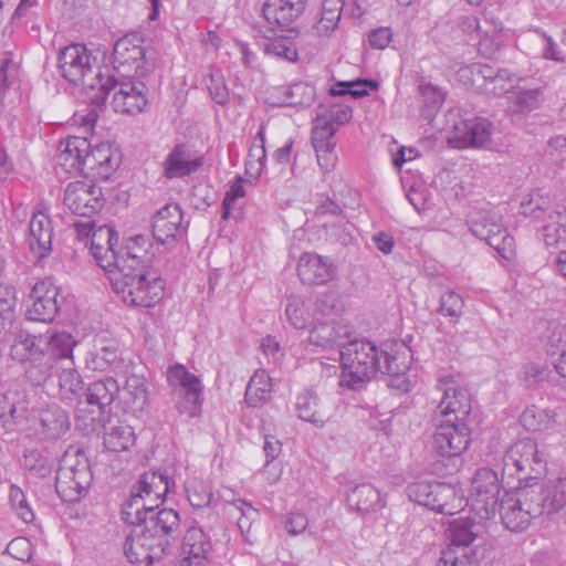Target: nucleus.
Instances as JSON below:
<instances>
[{
    "label": "nucleus",
    "instance_id": "nucleus-34",
    "mask_svg": "<svg viewBox=\"0 0 566 566\" xmlns=\"http://www.w3.org/2000/svg\"><path fill=\"white\" fill-rule=\"evenodd\" d=\"M537 496V501L543 509V514H552L555 512H564L566 509V478H558L548 481L544 486L533 485Z\"/></svg>",
    "mask_w": 566,
    "mask_h": 566
},
{
    "label": "nucleus",
    "instance_id": "nucleus-45",
    "mask_svg": "<svg viewBox=\"0 0 566 566\" xmlns=\"http://www.w3.org/2000/svg\"><path fill=\"white\" fill-rule=\"evenodd\" d=\"M135 439V432L130 426L113 424L105 429L104 446L111 452H122L134 446Z\"/></svg>",
    "mask_w": 566,
    "mask_h": 566
},
{
    "label": "nucleus",
    "instance_id": "nucleus-38",
    "mask_svg": "<svg viewBox=\"0 0 566 566\" xmlns=\"http://www.w3.org/2000/svg\"><path fill=\"white\" fill-rule=\"evenodd\" d=\"M275 93L279 95L276 104L281 106L307 107L315 98L314 86L304 82L280 86L275 88Z\"/></svg>",
    "mask_w": 566,
    "mask_h": 566
},
{
    "label": "nucleus",
    "instance_id": "nucleus-1",
    "mask_svg": "<svg viewBox=\"0 0 566 566\" xmlns=\"http://www.w3.org/2000/svg\"><path fill=\"white\" fill-rule=\"evenodd\" d=\"M118 234L105 226L93 234L92 255L105 271L115 294L128 306L153 307L164 296V281L155 272L146 271L143 262L146 243L144 235L130 238L115 250Z\"/></svg>",
    "mask_w": 566,
    "mask_h": 566
},
{
    "label": "nucleus",
    "instance_id": "nucleus-24",
    "mask_svg": "<svg viewBox=\"0 0 566 566\" xmlns=\"http://www.w3.org/2000/svg\"><path fill=\"white\" fill-rule=\"evenodd\" d=\"M203 165V157L186 144L176 145L163 163L164 176L168 179L184 178Z\"/></svg>",
    "mask_w": 566,
    "mask_h": 566
},
{
    "label": "nucleus",
    "instance_id": "nucleus-46",
    "mask_svg": "<svg viewBox=\"0 0 566 566\" xmlns=\"http://www.w3.org/2000/svg\"><path fill=\"white\" fill-rule=\"evenodd\" d=\"M539 88H521L518 85L512 95H509V111L511 113H525L536 109L543 98Z\"/></svg>",
    "mask_w": 566,
    "mask_h": 566
},
{
    "label": "nucleus",
    "instance_id": "nucleus-50",
    "mask_svg": "<svg viewBox=\"0 0 566 566\" xmlns=\"http://www.w3.org/2000/svg\"><path fill=\"white\" fill-rule=\"evenodd\" d=\"M323 119L324 117L319 118L315 115L311 138L314 149L336 146L334 140L335 133L337 132L336 126H332Z\"/></svg>",
    "mask_w": 566,
    "mask_h": 566
},
{
    "label": "nucleus",
    "instance_id": "nucleus-37",
    "mask_svg": "<svg viewBox=\"0 0 566 566\" xmlns=\"http://www.w3.org/2000/svg\"><path fill=\"white\" fill-rule=\"evenodd\" d=\"M297 417L317 428L325 424L324 415L321 411V400L312 388H305L295 398Z\"/></svg>",
    "mask_w": 566,
    "mask_h": 566
},
{
    "label": "nucleus",
    "instance_id": "nucleus-60",
    "mask_svg": "<svg viewBox=\"0 0 566 566\" xmlns=\"http://www.w3.org/2000/svg\"><path fill=\"white\" fill-rule=\"evenodd\" d=\"M439 566H478L474 553H461L453 549L442 552Z\"/></svg>",
    "mask_w": 566,
    "mask_h": 566
},
{
    "label": "nucleus",
    "instance_id": "nucleus-43",
    "mask_svg": "<svg viewBox=\"0 0 566 566\" xmlns=\"http://www.w3.org/2000/svg\"><path fill=\"white\" fill-rule=\"evenodd\" d=\"M313 305L311 298L290 296L285 307V317L294 328H305L315 316Z\"/></svg>",
    "mask_w": 566,
    "mask_h": 566
},
{
    "label": "nucleus",
    "instance_id": "nucleus-36",
    "mask_svg": "<svg viewBox=\"0 0 566 566\" xmlns=\"http://www.w3.org/2000/svg\"><path fill=\"white\" fill-rule=\"evenodd\" d=\"M2 98L7 94L20 98L22 85V71L20 69V55L11 51L2 52Z\"/></svg>",
    "mask_w": 566,
    "mask_h": 566
},
{
    "label": "nucleus",
    "instance_id": "nucleus-55",
    "mask_svg": "<svg viewBox=\"0 0 566 566\" xmlns=\"http://www.w3.org/2000/svg\"><path fill=\"white\" fill-rule=\"evenodd\" d=\"M118 359L117 352L109 347L88 352L85 357L86 367L94 371H104L112 367Z\"/></svg>",
    "mask_w": 566,
    "mask_h": 566
},
{
    "label": "nucleus",
    "instance_id": "nucleus-56",
    "mask_svg": "<svg viewBox=\"0 0 566 566\" xmlns=\"http://www.w3.org/2000/svg\"><path fill=\"white\" fill-rule=\"evenodd\" d=\"M265 53L280 60L295 62L298 57L296 46L287 38H276L265 44Z\"/></svg>",
    "mask_w": 566,
    "mask_h": 566
},
{
    "label": "nucleus",
    "instance_id": "nucleus-61",
    "mask_svg": "<svg viewBox=\"0 0 566 566\" xmlns=\"http://www.w3.org/2000/svg\"><path fill=\"white\" fill-rule=\"evenodd\" d=\"M244 196L245 189L243 187V180L241 177H238L224 195L222 201V219H228L230 217V212L233 209L234 202Z\"/></svg>",
    "mask_w": 566,
    "mask_h": 566
},
{
    "label": "nucleus",
    "instance_id": "nucleus-14",
    "mask_svg": "<svg viewBox=\"0 0 566 566\" xmlns=\"http://www.w3.org/2000/svg\"><path fill=\"white\" fill-rule=\"evenodd\" d=\"M167 380L172 390L181 398L178 410L189 418L197 417L202 401V384L198 376L186 366L176 364L168 368Z\"/></svg>",
    "mask_w": 566,
    "mask_h": 566
},
{
    "label": "nucleus",
    "instance_id": "nucleus-11",
    "mask_svg": "<svg viewBox=\"0 0 566 566\" xmlns=\"http://www.w3.org/2000/svg\"><path fill=\"white\" fill-rule=\"evenodd\" d=\"M437 388L442 392L441 400L434 411L433 419L468 422L471 412L469 391L452 375L439 379Z\"/></svg>",
    "mask_w": 566,
    "mask_h": 566
},
{
    "label": "nucleus",
    "instance_id": "nucleus-29",
    "mask_svg": "<svg viewBox=\"0 0 566 566\" xmlns=\"http://www.w3.org/2000/svg\"><path fill=\"white\" fill-rule=\"evenodd\" d=\"M53 227L50 216L42 210L33 212L29 222V245L38 259L52 251Z\"/></svg>",
    "mask_w": 566,
    "mask_h": 566
},
{
    "label": "nucleus",
    "instance_id": "nucleus-22",
    "mask_svg": "<svg viewBox=\"0 0 566 566\" xmlns=\"http://www.w3.org/2000/svg\"><path fill=\"white\" fill-rule=\"evenodd\" d=\"M11 342L10 356L12 359L21 363H30V368L33 369L34 375H39L43 359L45 358V350L43 348V335H32L29 332L15 326L9 333Z\"/></svg>",
    "mask_w": 566,
    "mask_h": 566
},
{
    "label": "nucleus",
    "instance_id": "nucleus-59",
    "mask_svg": "<svg viewBox=\"0 0 566 566\" xmlns=\"http://www.w3.org/2000/svg\"><path fill=\"white\" fill-rule=\"evenodd\" d=\"M3 400L6 407L9 408V412L12 419H18L19 417L23 416L27 410V395L20 386L8 390L3 395Z\"/></svg>",
    "mask_w": 566,
    "mask_h": 566
},
{
    "label": "nucleus",
    "instance_id": "nucleus-23",
    "mask_svg": "<svg viewBox=\"0 0 566 566\" xmlns=\"http://www.w3.org/2000/svg\"><path fill=\"white\" fill-rule=\"evenodd\" d=\"M187 230L181 208L177 203H168L153 217V237L167 247L182 239Z\"/></svg>",
    "mask_w": 566,
    "mask_h": 566
},
{
    "label": "nucleus",
    "instance_id": "nucleus-26",
    "mask_svg": "<svg viewBox=\"0 0 566 566\" xmlns=\"http://www.w3.org/2000/svg\"><path fill=\"white\" fill-rule=\"evenodd\" d=\"M307 0H265L262 12L272 30L287 29L305 11Z\"/></svg>",
    "mask_w": 566,
    "mask_h": 566
},
{
    "label": "nucleus",
    "instance_id": "nucleus-53",
    "mask_svg": "<svg viewBox=\"0 0 566 566\" xmlns=\"http://www.w3.org/2000/svg\"><path fill=\"white\" fill-rule=\"evenodd\" d=\"M437 485H440V482L429 480L417 481L408 486V496L411 501L430 509V505H434V499L432 497L434 496Z\"/></svg>",
    "mask_w": 566,
    "mask_h": 566
},
{
    "label": "nucleus",
    "instance_id": "nucleus-9",
    "mask_svg": "<svg viewBox=\"0 0 566 566\" xmlns=\"http://www.w3.org/2000/svg\"><path fill=\"white\" fill-rule=\"evenodd\" d=\"M502 474L517 476L518 480L537 478L546 470L547 460L538 449V444L531 438L514 442L502 458Z\"/></svg>",
    "mask_w": 566,
    "mask_h": 566
},
{
    "label": "nucleus",
    "instance_id": "nucleus-58",
    "mask_svg": "<svg viewBox=\"0 0 566 566\" xmlns=\"http://www.w3.org/2000/svg\"><path fill=\"white\" fill-rule=\"evenodd\" d=\"M450 539L455 546H469L475 538L472 524L464 520L454 521L450 528Z\"/></svg>",
    "mask_w": 566,
    "mask_h": 566
},
{
    "label": "nucleus",
    "instance_id": "nucleus-33",
    "mask_svg": "<svg viewBox=\"0 0 566 566\" xmlns=\"http://www.w3.org/2000/svg\"><path fill=\"white\" fill-rule=\"evenodd\" d=\"M346 503L353 511L375 513L386 506V499L373 484L359 483L347 492Z\"/></svg>",
    "mask_w": 566,
    "mask_h": 566
},
{
    "label": "nucleus",
    "instance_id": "nucleus-17",
    "mask_svg": "<svg viewBox=\"0 0 566 566\" xmlns=\"http://www.w3.org/2000/svg\"><path fill=\"white\" fill-rule=\"evenodd\" d=\"M63 202L72 213L92 217L104 206V197L93 180H76L66 186Z\"/></svg>",
    "mask_w": 566,
    "mask_h": 566
},
{
    "label": "nucleus",
    "instance_id": "nucleus-5",
    "mask_svg": "<svg viewBox=\"0 0 566 566\" xmlns=\"http://www.w3.org/2000/svg\"><path fill=\"white\" fill-rule=\"evenodd\" d=\"M93 474L90 462L81 448L70 447L63 454L56 472L55 489L64 502H76L91 488Z\"/></svg>",
    "mask_w": 566,
    "mask_h": 566
},
{
    "label": "nucleus",
    "instance_id": "nucleus-21",
    "mask_svg": "<svg viewBox=\"0 0 566 566\" xmlns=\"http://www.w3.org/2000/svg\"><path fill=\"white\" fill-rule=\"evenodd\" d=\"M77 344L76 339L69 332L61 331L43 336V348L45 350V358L40 367L39 375H34V370L27 371L29 379L35 384H42L51 376L52 360L53 359H73V349Z\"/></svg>",
    "mask_w": 566,
    "mask_h": 566
},
{
    "label": "nucleus",
    "instance_id": "nucleus-6",
    "mask_svg": "<svg viewBox=\"0 0 566 566\" xmlns=\"http://www.w3.org/2000/svg\"><path fill=\"white\" fill-rule=\"evenodd\" d=\"M471 233L492 247L500 256L511 260L515 241L502 223L501 214L493 208H474L467 219Z\"/></svg>",
    "mask_w": 566,
    "mask_h": 566
},
{
    "label": "nucleus",
    "instance_id": "nucleus-7",
    "mask_svg": "<svg viewBox=\"0 0 566 566\" xmlns=\"http://www.w3.org/2000/svg\"><path fill=\"white\" fill-rule=\"evenodd\" d=\"M534 486L516 488L505 492L500 502L503 525L512 532H523L532 521L543 514Z\"/></svg>",
    "mask_w": 566,
    "mask_h": 566
},
{
    "label": "nucleus",
    "instance_id": "nucleus-48",
    "mask_svg": "<svg viewBox=\"0 0 566 566\" xmlns=\"http://www.w3.org/2000/svg\"><path fill=\"white\" fill-rule=\"evenodd\" d=\"M83 379L74 367H65L59 375V394L61 399L74 401L83 390Z\"/></svg>",
    "mask_w": 566,
    "mask_h": 566
},
{
    "label": "nucleus",
    "instance_id": "nucleus-30",
    "mask_svg": "<svg viewBox=\"0 0 566 566\" xmlns=\"http://www.w3.org/2000/svg\"><path fill=\"white\" fill-rule=\"evenodd\" d=\"M349 337L348 325L336 321H322L317 322L310 331L308 342L322 348L340 347L342 349Z\"/></svg>",
    "mask_w": 566,
    "mask_h": 566
},
{
    "label": "nucleus",
    "instance_id": "nucleus-57",
    "mask_svg": "<svg viewBox=\"0 0 566 566\" xmlns=\"http://www.w3.org/2000/svg\"><path fill=\"white\" fill-rule=\"evenodd\" d=\"M463 297L454 291H448L440 297L439 312L453 321L459 319L463 313Z\"/></svg>",
    "mask_w": 566,
    "mask_h": 566
},
{
    "label": "nucleus",
    "instance_id": "nucleus-3",
    "mask_svg": "<svg viewBox=\"0 0 566 566\" xmlns=\"http://www.w3.org/2000/svg\"><path fill=\"white\" fill-rule=\"evenodd\" d=\"M59 69L62 76L74 85L92 92L91 99L99 105L107 97L109 81H104L96 57L82 44H72L61 50Z\"/></svg>",
    "mask_w": 566,
    "mask_h": 566
},
{
    "label": "nucleus",
    "instance_id": "nucleus-16",
    "mask_svg": "<svg viewBox=\"0 0 566 566\" xmlns=\"http://www.w3.org/2000/svg\"><path fill=\"white\" fill-rule=\"evenodd\" d=\"M434 431L433 450L447 458L462 454L471 443V430L468 422L432 419Z\"/></svg>",
    "mask_w": 566,
    "mask_h": 566
},
{
    "label": "nucleus",
    "instance_id": "nucleus-44",
    "mask_svg": "<svg viewBox=\"0 0 566 566\" xmlns=\"http://www.w3.org/2000/svg\"><path fill=\"white\" fill-rule=\"evenodd\" d=\"M123 398L132 412L143 411L148 401L145 379L136 375L129 376L123 388Z\"/></svg>",
    "mask_w": 566,
    "mask_h": 566
},
{
    "label": "nucleus",
    "instance_id": "nucleus-18",
    "mask_svg": "<svg viewBox=\"0 0 566 566\" xmlns=\"http://www.w3.org/2000/svg\"><path fill=\"white\" fill-rule=\"evenodd\" d=\"M105 81H109L107 95L114 91L112 105L116 113L135 115L144 111L148 101L143 82L120 78L115 75L107 76Z\"/></svg>",
    "mask_w": 566,
    "mask_h": 566
},
{
    "label": "nucleus",
    "instance_id": "nucleus-41",
    "mask_svg": "<svg viewBox=\"0 0 566 566\" xmlns=\"http://www.w3.org/2000/svg\"><path fill=\"white\" fill-rule=\"evenodd\" d=\"M266 165L265 150V126L261 124L256 135L252 140L247 160L245 172L252 178H259L264 171Z\"/></svg>",
    "mask_w": 566,
    "mask_h": 566
},
{
    "label": "nucleus",
    "instance_id": "nucleus-39",
    "mask_svg": "<svg viewBox=\"0 0 566 566\" xmlns=\"http://www.w3.org/2000/svg\"><path fill=\"white\" fill-rule=\"evenodd\" d=\"M557 418L558 413L553 409L531 406L522 412L520 421L527 431L547 432L556 428Z\"/></svg>",
    "mask_w": 566,
    "mask_h": 566
},
{
    "label": "nucleus",
    "instance_id": "nucleus-51",
    "mask_svg": "<svg viewBox=\"0 0 566 566\" xmlns=\"http://www.w3.org/2000/svg\"><path fill=\"white\" fill-rule=\"evenodd\" d=\"M543 342L548 355L560 357L563 352L566 350V325L551 323Z\"/></svg>",
    "mask_w": 566,
    "mask_h": 566
},
{
    "label": "nucleus",
    "instance_id": "nucleus-19",
    "mask_svg": "<svg viewBox=\"0 0 566 566\" xmlns=\"http://www.w3.org/2000/svg\"><path fill=\"white\" fill-rule=\"evenodd\" d=\"M59 295L60 287L52 277L38 281L30 294L27 317L34 322L52 323L60 311Z\"/></svg>",
    "mask_w": 566,
    "mask_h": 566
},
{
    "label": "nucleus",
    "instance_id": "nucleus-13",
    "mask_svg": "<svg viewBox=\"0 0 566 566\" xmlns=\"http://www.w3.org/2000/svg\"><path fill=\"white\" fill-rule=\"evenodd\" d=\"M132 525L133 530L126 536L124 543V553L127 559L132 564H145L146 566L160 559L168 546V541L148 532L146 525L140 523Z\"/></svg>",
    "mask_w": 566,
    "mask_h": 566
},
{
    "label": "nucleus",
    "instance_id": "nucleus-32",
    "mask_svg": "<svg viewBox=\"0 0 566 566\" xmlns=\"http://www.w3.org/2000/svg\"><path fill=\"white\" fill-rule=\"evenodd\" d=\"M120 164V155L108 143H102L94 148L90 145L86 155V170L99 178L108 179L109 176L118 168Z\"/></svg>",
    "mask_w": 566,
    "mask_h": 566
},
{
    "label": "nucleus",
    "instance_id": "nucleus-54",
    "mask_svg": "<svg viewBox=\"0 0 566 566\" xmlns=\"http://www.w3.org/2000/svg\"><path fill=\"white\" fill-rule=\"evenodd\" d=\"M188 501L196 509L206 507L212 499V492L208 483L192 479L186 484Z\"/></svg>",
    "mask_w": 566,
    "mask_h": 566
},
{
    "label": "nucleus",
    "instance_id": "nucleus-42",
    "mask_svg": "<svg viewBox=\"0 0 566 566\" xmlns=\"http://www.w3.org/2000/svg\"><path fill=\"white\" fill-rule=\"evenodd\" d=\"M179 523V514L172 509H163L140 522L142 525L147 526L148 532L155 533L164 539L178 530Z\"/></svg>",
    "mask_w": 566,
    "mask_h": 566
},
{
    "label": "nucleus",
    "instance_id": "nucleus-15",
    "mask_svg": "<svg viewBox=\"0 0 566 566\" xmlns=\"http://www.w3.org/2000/svg\"><path fill=\"white\" fill-rule=\"evenodd\" d=\"M501 484L496 471L482 468L472 479L469 503L482 520L494 516L499 504Z\"/></svg>",
    "mask_w": 566,
    "mask_h": 566
},
{
    "label": "nucleus",
    "instance_id": "nucleus-10",
    "mask_svg": "<svg viewBox=\"0 0 566 566\" xmlns=\"http://www.w3.org/2000/svg\"><path fill=\"white\" fill-rule=\"evenodd\" d=\"M535 196L527 201H522L521 213L533 216L541 224L537 227V235L547 247H557L566 242V206L556 205L554 208L544 206Z\"/></svg>",
    "mask_w": 566,
    "mask_h": 566
},
{
    "label": "nucleus",
    "instance_id": "nucleus-40",
    "mask_svg": "<svg viewBox=\"0 0 566 566\" xmlns=\"http://www.w3.org/2000/svg\"><path fill=\"white\" fill-rule=\"evenodd\" d=\"M271 392V377L264 369H258L248 382L244 399L250 407H261L270 400Z\"/></svg>",
    "mask_w": 566,
    "mask_h": 566
},
{
    "label": "nucleus",
    "instance_id": "nucleus-49",
    "mask_svg": "<svg viewBox=\"0 0 566 566\" xmlns=\"http://www.w3.org/2000/svg\"><path fill=\"white\" fill-rule=\"evenodd\" d=\"M518 85V78L507 70H499L493 81L485 84V91L492 93L495 96H506L515 91Z\"/></svg>",
    "mask_w": 566,
    "mask_h": 566
},
{
    "label": "nucleus",
    "instance_id": "nucleus-4",
    "mask_svg": "<svg viewBox=\"0 0 566 566\" xmlns=\"http://www.w3.org/2000/svg\"><path fill=\"white\" fill-rule=\"evenodd\" d=\"M169 488V478L166 474L155 471L144 473L123 504L122 518L127 524L143 522L164 502Z\"/></svg>",
    "mask_w": 566,
    "mask_h": 566
},
{
    "label": "nucleus",
    "instance_id": "nucleus-63",
    "mask_svg": "<svg viewBox=\"0 0 566 566\" xmlns=\"http://www.w3.org/2000/svg\"><path fill=\"white\" fill-rule=\"evenodd\" d=\"M392 40V31L390 28L380 27L368 33V43L375 50L386 49Z\"/></svg>",
    "mask_w": 566,
    "mask_h": 566
},
{
    "label": "nucleus",
    "instance_id": "nucleus-35",
    "mask_svg": "<svg viewBox=\"0 0 566 566\" xmlns=\"http://www.w3.org/2000/svg\"><path fill=\"white\" fill-rule=\"evenodd\" d=\"M432 499H434V505H430V510L444 515L459 513L469 504V500L464 497L461 491L452 484L441 482L440 485L436 486Z\"/></svg>",
    "mask_w": 566,
    "mask_h": 566
},
{
    "label": "nucleus",
    "instance_id": "nucleus-8",
    "mask_svg": "<svg viewBox=\"0 0 566 566\" xmlns=\"http://www.w3.org/2000/svg\"><path fill=\"white\" fill-rule=\"evenodd\" d=\"M119 392V384L113 377L92 382L86 390V407L83 402L75 413V426L86 433L95 431L101 423L104 409L112 405Z\"/></svg>",
    "mask_w": 566,
    "mask_h": 566
},
{
    "label": "nucleus",
    "instance_id": "nucleus-28",
    "mask_svg": "<svg viewBox=\"0 0 566 566\" xmlns=\"http://www.w3.org/2000/svg\"><path fill=\"white\" fill-rule=\"evenodd\" d=\"M211 547L210 537L201 527H189L184 535L181 551L185 557L179 566H207Z\"/></svg>",
    "mask_w": 566,
    "mask_h": 566
},
{
    "label": "nucleus",
    "instance_id": "nucleus-31",
    "mask_svg": "<svg viewBox=\"0 0 566 566\" xmlns=\"http://www.w3.org/2000/svg\"><path fill=\"white\" fill-rule=\"evenodd\" d=\"M70 428L65 410L57 405H49L39 411L35 418V432L41 439L61 438Z\"/></svg>",
    "mask_w": 566,
    "mask_h": 566
},
{
    "label": "nucleus",
    "instance_id": "nucleus-2",
    "mask_svg": "<svg viewBox=\"0 0 566 566\" xmlns=\"http://www.w3.org/2000/svg\"><path fill=\"white\" fill-rule=\"evenodd\" d=\"M410 349L402 343L378 347L367 339L350 340L339 350L342 364L340 385L360 389L377 373L391 376L390 386L402 392L410 390L405 373L410 365Z\"/></svg>",
    "mask_w": 566,
    "mask_h": 566
},
{
    "label": "nucleus",
    "instance_id": "nucleus-64",
    "mask_svg": "<svg viewBox=\"0 0 566 566\" xmlns=\"http://www.w3.org/2000/svg\"><path fill=\"white\" fill-rule=\"evenodd\" d=\"M208 90L210 92L212 99L216 103L224 105L228 102L229 93L221 75L211 74L210 83L208 84Z\"/></svg>",
    "mask_w": 566,
    "mask_h": 566
},
{
    "label": "nucleus",
    "instance_id": "nucleus-25",
    "mask_svg": "<svg viewBox=\"0 0 566 566\" xmlns=\"http://www.w3.org/2000/svg\"><path fill=\"white\" fill-rule=\"evenodd\" d=\"M336 265L329 256L315 252L303 253L297 262V274L303 283L322 285L335 275Z\"/></svg>",
    "mask_w": 566,
    "mask_h": 566
},
{
    "label": "nucleus",
    "instance_id": "nucleus-47",
    "mask_svg": "<svg viewBox=\"0 0 566 566\" xmlns=\"http://www.w3.org/2000/svg\"><path fill=\"white\" fill-rule=\"evenodd\" d=\"M8 505L10 511L22 522L29 524L34 521L35 515L25 492L15 484H11L9 488Z\"/></svg>",
    "mask_w": 566,
    "mask_h": 566
},
{
    "label": "nucleus",
    "instance_id": "nucleus-52",
    "mask_svg": "<svg viewBox=\"0 0 566 566\" xmlns=\"http://www.w3.org/2000/svg\"><path fill=\"white\" fill-rule=\"evenodd\" d=\"M316 115L323 120L327 122L332 126H336V129L339 126L346 124L352 118V108L345 104H329L322 105L316 111Z\"/></svg>",
    "mask_w": 566,
    "mask_h": 566
},
{
    "label": "nucleus",
    "instance_id": "nucleus-20",
    "mask_svg": "<svg viewBox=\"0 0 566 566\" xmlns=\"http://www.w3.org/2000/svg\"><path fill=\"white\" fill-rule=\"evenodd\" d=\"M494 125L484 117L461 119L453 125L449 144L454 148L488 147L492 143Z\"/></svg>",
    "mask_w": 566,
    "mask_h": 566
},
{
    "label": "nucleus",
    "instance_id": "nucleus-27",
    "mask_svg": "<svg viewBox=\"0 0 566 566\" xmlns=\"http://www.w3.org/2000/svg\"><path fill=\"white\" fill-rule=\"evenodd\" d=\"M88 150L90 142L87 138L71 136L60 143L56 157L57 165L67 174L83 172L86 170Z\"/></svg>",
    "mask_w": 566,
    "mask_h": 566
},
{
    "label": "nucleus",
    "instance_id": "nucleus-12",
    "mask_svg": "<svg viewBox=\"0 0 566 566\" xmlns=\"http://www.w3.org/2000/svg\"><path fill=\"white\" fill-rule=\"evenodd\" d=\"M113 56L116 77H144L154 67V57L148 55L144 46L135 44L133 39L127 36L115 43Z\"/></svg>",
    "mask_w": 566,
    "mask_h": 566
},
{
    "label": "nucleus",
    "instance_id": "nucleus-62",
    "mask_svg": "<svg viewBox=\"0 0 566 566\" xmlns=\"http://www.w3.org/2000/svg\"><path fill=\"white\" fill-rule=\"evenodd\" d=\"M340 15L321 12L318 21L313 25V31L319 38L329 36L338 27Z\"/></svg>",
    "mask_w": 566,
    "mask_h": 566
}]
</instances>
